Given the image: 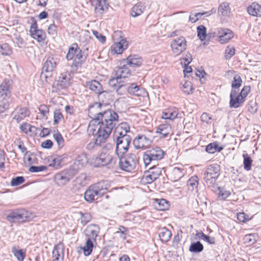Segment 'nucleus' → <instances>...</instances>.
<instances>
[{
  "mask_svg": "<svg viewBox=\"0 0 261 261\" xmlns=\"http://www.w3.org/2000/svg\"><path fill=\"white\" fill-rule=\"evenodd\" d=\"M118 115H110L109 119H105L103 121H100L99 119H94L89 123L88 132L94 137V143L88 144V149L93 148L94 146H99L105 143L109 138L110 133L116 124Z\"/></svg>",
  "mask_w": 261,
  "mask_h": 261,
  "instance_id": "1",
  "label": "nucleus"
},
{
  "mask_svg": "<svg viewBox=\"0 0 261 261\" xmlns=\"http://www.w3.org/2000/svg\"><path fill=\"white\" fill-rule=\"evenodd\" d=\"M87 56L79 46L76 43H72L68 48L66 59L68 61H72L71 67L73 68L77 69L81 67L85 62Z\"/></svg>",
  "mask_w": 261,
  "mask_h": 261,
  "instance_id": "2",
  "label": "nucleus"
},
{
  "mask_svg": "<svg viewBox=\"0 0 261 261\" xmlns=\"http://www.w3.org/2000/svg\"><path fill=\"white\" fill-rule=\"evenodd\" d=\"M108 188V184L106 181H101L91 185L85 191L84 198L89 203L97 200L105 195Z\"/></svg>",
  "mask_w": 261,
  "mask_h": 261,
  "instance_id": "3",
  "label": "nucleus"
},
{
  "mask_svg": "<svg viewBox=\"0 0 261 261\" xmlns=\"http://www.w3.org/2000/svg\"><path fill=\"white\" fill-rule=\"evenodd\" d=\"M251 89L250 86L246 85L243 86L240 92H239V90H231L229 101L230 107L237 108L241 106L250 92Z\"/></svg>",
  "mask_w": 261,
  "mask_h": 261,
  "instance_id": "4",
  "label": "nucleus"
},
{
  "mask_svg": "<svg viewBox=\"0 0 261 261\" xmlns=\"http://www.w3.org/2000/svg\"><path fill=\"white\" fill-rule=\"evenodd\" d=\"M164 155L165 152L159 147L147 150L143 155V161L145 167L149 164L155 165L156 161L164 158Z\"/></svg>",
  "mask_w": 261,
  "mask_h": 261,
  "instance_id": "5",
  "label": "nucleus"
},
{
  "mask_svg": "<svg viewBox=\"0 0 261 261\" xmlns=\"http://www.w3.org/2000/svg\"><path fill=\"white\" fill-rule=\"evenodd\" d=\"M32 19L33 22L29 30L30 36L40 44H47L48 40L45 32L42 29H38L37 21L34 18Z\"/></svg>",
  "mask_w": 261,
  "mask_h": 261,
  "instance_id": "6",
  "label": "nucleus"
},
{
  "mask_svg": "<svg viewBox=\"0 0 261 261\" xmlns=\"http://www.w3.org/2000/svg\"><path fill=\"white\" fill-rule=\"evenodd\" d=\"M220 175V167L217 164L211 165L204 173V180L207 185H212Z\"/></svg>",
  "mask_w": 261,
  "mask_h": 261,
  "instance_id": "7",
  "label": "nucleus"
},
{
  "mask_svg": "<svg viewBox=\"0 0 261 261\" xmlns=\"http://www.w3.org/2000/svg\"><path fill=\"white\" fill-rule=\"evenodd\" d=\"M120 158L119 167L120 168L126 172H132L136 166L138 160L134 154H130L126 156Z\"/></svg>",
  "mask_w": 261,
  "mask_h": 261,
  "instance_id": "8",
  "label": "nucleus"
},
{
  "mask_svg": "<svg viewBox=\"0 0 261 261\" xmlns=\"http://www.w3.org/2000/svg\"><path fill=\"white\" fill-rule=\"evenodd\" d=\"M187 41L183 36L173 39L170 43V48L173 56H177L186 50Z\"/></svg>",
  "mask_w": 261,
  "mask_h": 261,
  "instance_id": "9",
  "label": "nucleus"
},
{
  "mask_svg": "<svg viewBox=\"0 0 261 261\" xmlns=\"http://www.w3.org/2000/svg\"><path fill=\"white\" fill-rule=\"evenodd\" d=\"M161 174V168L153 165L151 167L144 172L141 181L144 184H151L158 178Z\"/></svg>",
  "mask_w": 261,
  "mask_h": 261,
  "instance_id": "10",
  "label": "nucleus"
},
{
  "mask_svg": "<svg viewBox=\"0 0 261 261\" xmlns=\"http://www.w3.org/2000/svg\"><path fill=\"white\" fill-rule=\"evenodd\" d=\"M30 213L23 210H16L11 212L6 217L10 222H20L28 221L30 218Z\"/></svg>",
  "mask_w": 261,
  "mask_h": 261,
  "instance_id": "11",
  "label": "nucleus"
},
{
  "mask_svg": "<svg viewBox=\"0 0 261 261\" xmlns=\"http://www.w3.org/2000/svg\"><path fill=\"white\" fill-rule=\"evenodd\" d=\"M128 46V42L126 39L120 37V38L114 41L110 48V53L112 55H121L126 50Z\"/></svg>",
  "mask_w": 261,
  "mask_h": 261,
  "instance_id": "12",
  "label": "nucleus"
},
{
  "mask_svg": "<svg viewBox=\"0 0 261 261\" xmlns=\"http://www.w3.org/2000/svg\"><path fill=\"white\" fill-rule=\"evenodd\" d=\"M131 140L130 136H124L123 138L117 139L116 152L118 156H122L127 151Z\"/></svg>",
  "mask_w": 261,
  "mask_h": 261,
  "instance_id": "13",
  "label": "nucleus"
},
{
  "mask_svg": "<svg viewBox=\"0 0 261 261\" xmlns=\"http://www.w3.org/2000/svg\"><path fill=\"white\" fill-rule=\"evenodd\" d=\"M91 5L94 8V12L96 15H102L107 12L110 7L107 0H89Z\"/></svg>",
  "mask_w": 261,
  "mask_h": 261,
  "instance_id": "14",
  "label": "nucleus"
},
{
  "mask_svg": "<svg viewBox=\"0 0 261 261\" xmlns=\"http://www.w3.org/2000/svg\"><path fill=\"white\" fill-rule=\"evenodd\" d=\"M122 76L125 77L124 75L121 74L119 76L111 79L109 82V85L116 89L119 94H122L126 90V84Z\"/></svg>",
  "mask_w": 261,
  "mask_h": 261,
  "instance_id": "15",
  "label": "nucleus"
},
{
  "mask_svg": "<svg viewBox=\"0 0 261 261\" xmlns=\"http://www.w3.org/2000/svg\"><path fill=\"white\" fill-rule=\"evenodd\" d=\"M217 40L221 44H225L230 40L234 36L233 32L230 29L219 28L217 30Z\"/></svg>",
  "mask_w": 261,
  "mask_h": 261,
  "instance_id": "16",
  "label": "nucleus"
},
{
  "mask_svg": "<svg viewBox=\"0 0 261 261\" xmlns=\"http://www.w3.org/2000/svg\"><path fill=\"white\" fill-rule=\"evenodd\" d=\"M10 81L4 79L0 84V102L9 99L11 95Z\"/></svg>",
  "mask_w": 261,
  "mask_h": 261,
  "instance_id": "17",
  "label": "nucleus"
},
{
  "mask_svg": "<svg viewBox=\"0 0 261 261\" xmlns=\"http://www.w3.org/2000/svg\"><path fill=\"white\" fill-rule=\"evenodd\" d=\"M113 159L112 154L111 152L108 151H101L99 157H96L94 159L93 164L95 166L99 167L105 166L110 163Z\"/></svg>",
  "mask_w": 261,
  "mask_h": 261,
  "instance_id": "18",
  "label": "nucleus"
},
{
  "mask_svg": "<svg viewBox=\"0 0 261 261\" xmlns=\"http://www.w3.org/2000/svg\"><path fill=\"white\" fill-rule=\"evenodd\" d=\"M88 112L91 114H117L110 109H104L102 105L99 102H94L90 106Z\"/></svg>",
  "mask_w": 261,
  "mask_h": 261,
  "instance_id": "19",
  "label": "nucleus"
},
{
  "mask_svg": "<svg viewBox=\"0 0 261 261\" xmlns=\"http://www.w3.org/2000/svg\"><path fill=\"white\" fill-rule=\"evenodd\" d=\"M70 170H65L57 173L55 176V180L59 186L65 185L72 178Z\"/></svg>",
  "mask_w": 261,
  "mask_h": 261,
  "instance_id": "20",
  "label": "nucleus"
},
{
  "mask_svg": "<svg viewBox=\"0 0 261 261\" xmlns=\"http://www.w3.org/2000/svg\"><path fill=\"white\" fill-rule=\"evenodd\" d=\"M99 232V228L95 224L89 225L85 230V236L87 240L96 242V238Z\"/></svg>",
  "mask_w": 261,
  "mask_h": 261,
  "instance_id": "21",
  "label": "nucleus"
},
{
  "mask_svg": "<svg viewBox=\"0 0 261 261\" xmlns=\"http://www.w3.org/2000/svg\"><path fill=\"white\" fill-rule=\"evenodd\" d=\"M59 88L65 89L68 87L71 84L70 75L67 72L62 73L56 81Z\"/></svg>",
  "mask_w": 261,
  "mask_h": 261,
  "instance_id": "22",
  "label": "nucleus"
},
{
  "mask_svg": "<svg viewBox=\"0 0 261 261\" xmlns=\"http://www.w3.org/2000/svg\"><path fill=\"white\" fill-rule=\"evenodd\" d=\"M128 92L131 95L138 96H142L144 99H148V93L143 88H140L136 84H132L129 87H126Z\"/></svg>",
  "mask_w": 261,
  "mask_h": 261,
  "instance_id": "23",
  "label": "nucleus"
},
{
  "mask_svg": "<svg viewBox=\"0 0 261 261\" xmlns=\"http://www.w3.org/2000/svg\"><path fill=\"white\" fill-rule=\"evenodd\" d=\"M88 163V159L86 154L81 153L78 155L72 166V170L74 172H77L82 169Z\"/></svg>",
  "mask_w": 261,
  "mask_h": 261,
  "instance_id": "24",
  "label": "nucleus"
},
{
  "mask_svg": "<svg viewBox=\"0 0 261 261\" xmlns=\"http://www.w3.org/2000/svg\"><path fill=\"white\" fill-rule=\"evenodd\" d=\"M151 143L150 139L146 137L145 135L139 136L135 139L133 144L136 149H141L147 147Z\"/></svg>",
  "mask_w": 261,
  "mask_h": 261,
  "instance_id": "25",
  "label": "nucleus"
},
{
  "mask_svg": "<svg viewBox=\"0 0 261 261\" xmlns=\"http://www.w3.org/2000/svg\"><path fill=\"white\" fill-rule=\"evenodd\" d=\"M227 73L228 74L233 75V79L231 83V90H239L243 83L241 76L238 74H236V71L233 70H229Z\"/></svg>",
  "mask_w": 261,
  "mask_h": 261,
  "instance_id": "26",
  "label": "nucleus"
},
{
  "mask_svg": "<svg viewBox=\"0 0 261 261\" xmlns=\"http://www.w3.org/2000/svg\"><path fill=\"white\" fill-rule=\"evenodd\" d=\"M248 13L252 16L261 17V5L256 2L252 3L247 8Z\"/></svg>",
  "mask_w": 261,
  "mask_h": 261,
  "instance_id": "27",
  "label": "nucleus"
},
{
  "mask_svg": "<svg viewBox=\"0 0 261 261\" xmlns=\"http://www.w3.org/2000/svg\"><path fill=\"white\" fill-rule=\"evenodd\" d=\"M171 131L170 125L168 123L162 124L156 128V134H158L161 138H165L167 137Z\"/></svg>",
  "mask_w": 261,
  "mask_h": 261,
  "instance_id": "28",
  "label": "nucleus"
},
{
  "mask_svg": "<svg viewBox=\"0 0 261 261\" xmlns=\"http://www.w3.org/2000/svg\"><path fill=\"white\" fill-rule=\"evenodd\" d=\"M124 60L131 67H139L142 63V58L136 55H130Z\"/></svg>",
  "mask_w": 261,
  "mask_h": 261,
  "instance_id": "29",
  "label": "nucleus"
},
{
  "mask_svg": "<svg viewBox=\"0 0 261 261\" xmlns=\"http://www.w3.org/2000/svg\"><path fill=\"white\" fill-rule=\"evenodd\" d=\"M230 8L228 3H222L218 8V14L222 19L229 17L230 15Z\"/></svg>",
  "mask_w": 261,
  "mask_h": 261,
  "instance_id": "30",
  "label": "nucleus"
},
{
  "mask_svg": "<svg viewBox=\"0 0 261 261\" xmlns=\"http://www.w3.org/2000/svg\"><path fill=\"white\" fill-rule=\"evenodd\" d=\"M56 66L55 59L53 57H49L45 61L42 69L46 72H51L56 68Z\"/></svg>",
  "mask_w": 261,
  "mask_h": 261,
  "instance_id": "31",
  "label": "nucleus"
},
{
  "mask_svg": "<svg viewBox=\"0 0 261 261\" xmlns=\"http://www.w3.org/2000/svg\"><path fill=\"white\" fill-rule=\"evenodd\" d=\"M145 9L144 4L141 2H138L132 8L130 14L133 17L139 16L143 13Z\"/></svg>",
  "mask_w": 261,
  "mask_h": 261,
  "instance_id": "32",
  "label": "nucleus"
},
{
  "mask_svg": "<svg viewBox=\"0 0 261 261\" xmlns=\"http://www.w3.org/2000/svg\"><path fill=\"white\" fill-rule=\"evenodd\" d=\"M184 171L185 170L182 168L174 167L170 172V177L174 181L178 180L184 175Z\"/></svg>",
  "mask_w": 261,
  "mask_h": 261,
  "instance_id": "33",
  "label": "nucleus"
},
{
  "mask_svg": "<svg viewBox=\"0 0 261 261\" xmlns=\"http://www.w3.org/2000/svg\"><path fill=\"white\" fill-rule=\"evenodd\" d=\"M87 86L97 94H103L106 92H101L102 86L100 83L96 80H92L86 83Z\"/></svg>",
  "mask_w": 261,
  "mask_h": 261,
  "instance_id": "34",
  "label": "nucleus"
},
{
  "mask_svg": "<svg viewBox=\"0 0 261 261\" xmlns=\"http://www.w3.org/2000/svg\"><path fill=\"white\" fill-rule=\"evenodd\" d=\"M62 247L58 245L53 251V261H62L64 258V251Z\"/></svg>",
  "mask_w": 261,
  "mask_h": 261,
  "instance_id": "35",
  "label": "nucleus"
},
{
  "mask_svg": "<svg viewBox=\"0 0 261 261\" xmlns=\"http://www.w3.org/2000/svg\"><path fill=\"white\" fill-rule=\"evenodd\" d=\"M62 159L60 156H51L49 159L48 166L57 169L61 167V163Z\"/></svg>",
  "mask_w": 261,
  "mask_h": 261,
  "instance_id": "36",
  "label": "nucleus"
},
{
  "mask_svg": "<svg viewBox=\"0 0 261 261\" xmlns=\"http://www.w3.org/2000/svg\"><path fill=\"white\" fill-rule=\"evenodd\" d=\"M171 235V231L165 227L161 228L159 233V237L160 240L162 242H168L170 240Z\"/></svg>",
  "mask_w": 261,
  "mask_h": 261,
  "instance_id": "37",
  "label": "nucleus"
},
{
  "mask_svg": "<svg viewBox=\"0 0 261 261\" xmlns=\"http://www.w3.org/2000/svg\"><path fill=\"white\" fill-rule=\"evenodd\" d=\"M155 208L159 211H165L169 207V202L165 199H156Z\"/></svg>",
  "mask_w": 261,
  "mask_h": 261,
  "instance_id": "38",
  "label": "nucleus"
},
{
  "mask_svg": "<svg viewBox=\"0 0 261 261\" xmlns=\"http://www.w3.org/2000/svg\"><path fill=\"white\" fill-rule=\"evenodd\" d=\"M94 242H95L92 241L89 239H86L85 245L84 247H81V249L83 251L84 254L85 256H88L91 253L93 248V243Z\"/></svg>",
  "mask_w": 261,
  "mask_h": 261,
  "instance_id": "39",
  "label": "nucleus"
},
{
  "mask_svg": "<svg viewBox=\"0 0 261 261\" xmlns=\"http://www.w3.org/2000/svg\"><path fill=\"white\" fill-rule=\"evenodd\" d=\"M12 252L18 261H23L25 257V251L22 249H17L15 246L12 248Z\"/></svg>",
  "mask_w": 261,
  "mask_h": 261,
  "instance_id": "40",
  "label": "nucleus"
},
{
  "mask_svg": "<svg viewBox=\"0 0 261 261\" xmlns=\"http://www.w3.org/2000/svg\"><path fill=\"white\" fill-rule=\"evenodd\" d=\"M223 149V147L219 146L217 142H213L206 146L205 150L209 153H214L216 152H220Z\"/></svg>",
  "mask_w": 261,
  "mask_h": 261,
  "instance_id": "41",
  "label": "nucleus"
},
{
  "mask_svg": "<svg viewBox=\"0 0 261 261\" xmlns=\"http://www.w3.org/2000/svg\"><path fill=\"white\" fill-rule=\"evenodd\" d=\"M257 236L255 234H248L243 238L244 243L247 246L254 244L257 241Z\"/></svg>",
  "mask_w": 261,
  "mask_h": 261,
  "instance_id": "42",
  "label": "nucleus"
},
{
  "mask_svg": "<svg viewBox=\"0 0 261 261\" xmlns=\"http://www.w3.org/2000/svg\"><path fill=\"white\" fill-rule=\"evenodd\" d=\"M198 185V178L197 176H194L191 177L187 181V186L188 188L190 190H194L196 189Z\"/></svg>",
  "mask_w": 261,
  "mask_h": 261,
  "instance_id": "43",
  "label": "nucleus"
},
{
  "mask_svg": "<svg viewBox=\"0 0 261 261\" xmlns=\"http://www.w3.org/2000/svg\"><path fill=\"white\" fill-rule=\"evenodd\" d=\"M12 53V49L8 43L0 45V54L3 56H10Z\"/></svg>",
  "mask_w": 261,
  "mask_h": 261,
  "instance_id": "44",
  "label": "nucleus"
},
{
  "mask_svg": "<svg viewBox=\"0 0 261 261\" xmlns=\"http://www.w3.org/2000/svg\"><path fill=\"white\" fill-rule=\"evenodd\" d=\"M182 90L184 93L186 94H192L194 91L193 85L191 82L186 81L181 87Z\"/></svg>",
  "mask_w": 261,
  "mask_h": 261,
  "instance_id": "45",
  "label": "nucleus"
},
{
  "mask_svg": "<svg viewBox=\"0 0 261 261\" xmlns=\"http://www.w3.org/2000/svg\"><path fill=\"white\" fill-rule=\"evenodd\" d=\"M197 31L199 39L201 41L205 40L207 36L206 28L204 25H201L197 28Z\"/></svg>",
  "mask_w": 261,
  "mask_h": 261,
  "instance_id": "46",
  "label": "nucleus"
},
{
  "mask_svg": "<svg viewBox=\"0 0 261 261\" xmlns=\"http://www.w3.org/2000/svg\"><path fill=\"white\" fill-rule=\"evenodd\" d=\"M203 249V245L199 241L192 243L189 249L190 251L193 252H200L202 251Z\"/></svg>",
  "mask_w": 261,
  "mask_h": 261,
  "instance_id": "47",
  "label": "nucleus"
},
{
  "mask_svg": "<svg viewBox=\"0 0 261 261\" xmlns=\"http://www.w3.org/2000/svg\"><path fill=\"white\" fill-rule=\"evenodd\" d=\"M212 13V12L207 11L202 13H197L195 14H191L189 16V20L192 23H195L199 20V18H197V16H203L205 15L206 16H210Z\"/></svg>",
  "mask_w": 261,
  "mask_h": 261,
  "instance_id": "48",
  "label": "nucleus"
},
{
  "mask_svg": "<svg viewBox=\"0 0 261 261\" xmlns=\"http://www.w3.org/2000/svg\"><path fill=\"white\" fill-rule=\"evenodd\" d=\"M243 156L244 158L243 164L244 169L246 171L250 170L252 160L247 154H243Z\"/></svg>",
  "mask_w": 261,
  "mask_h": 261,
  "instance_id": "49",
  "label": "nucleus"
},
{
  "mask_svg": "<svg viewBox=\"0 0 261 261\" xmlns=\"http://www.w3.org/2000/svg\"><path fill=\"white\" fill-rule=\"evenodd\" d=\"M197 236L203 241L207 242L210 244H214L215 243V239L214 237H211L207 236L201 231L197 234Z\"/></svg>",
  "mask_w": 261,
  "mask_h": 261,
  "instance_id": "50",
  "label": "nucleus"
},
{
  "mask_svg": "<svg viewBox=\"0 0 261 261\" xmlns=\"http://www.w3.org/2000/svg\"><path fill=\"white\" fill-rule=\"evenodd\" d=\"M236 49L232 45H228L225 50V58L227 60L230 59L235 54Z\"/></svg>",
  "mask_w": 261,
  "mask_h": 261,
  "instance_id": "51",
  "label": "nucleus"
},
{
  "mask_svg": "<svg viewBox=\"0 0 261 261\" xmlns=\"http://www.w3.org/2000/svg\"><path fill=\"white\" fill-rule=\"evenodd\" d=\"M124 136H129L127 135L124 132L121 130V129H120V128L116 127L114 133V139H116V140H117L118 138H121Z\"/></svg>",
  "mask_w": 261,
  "mask_h": 261,
  "instance_id": "52",
  "label": "nucleus"
},
{
  "mask_svg": "<svg viewBox=\"0 0 261 261\" xmlns=\"http://www.w3.org/2000/svg\"><path fill=\"white\" fill-rule=\"evenodd\" d=\"M24 181V178L23 177L17 176L12 179L11 181V185L12 186H17L22 184Z\"/></svg>",
  "mask_w": 261,
  "mask_h": 261,
  "instance_id": "53",
  "label": "nucleus"
},
{
  "mask_svg": "<svg viewBox=\"0 0 261 261\" xmlns=\"http://www.w3.org/2000/svg\"><path fill=\"white\" fill-rule=\"evenodd\" d=\"M192 61V58L190 54H186L185 57L180 59V63L182 65H188Z\"/></svg>",
  "mask_w": 261,
  "mask_h": 261,
  "instance_id": "54",
  "label": "nucleus"
},
{
  "mask_svg": "<svg viewBox=\"0 0 261 261\" xmlns=\"http://www.w3.org/2000/svg\"><path fill=\"white\" fill-rule=\"evenodd\" d=\"M54 137L59 146L61 147L64 145V140L62 135L60 134H55L54 135Z\"/></svg>",
  "mask_w": 261,
  "mask_h": 261,
  "instance_id": "55",
  "label": "nucleus"
},
{
  "mask_svg": "<svg viewBox=\"0 0 261 261\" xmlns=\"http://www.w3.org/2000/svg\"><path fill=\"white\" fill-rule=\"evenodd\" d=\"M93 34L94 36L102 43H103L106 41V37L101 33L97 31H93Z\"/></svg>",
  "mask_w": 261,
  "mask_h": 261,
  "instance_id": "56",
  "label": "nucleus"
},
{
  "mask_svg": "<svg viewBox=\"0 0 261 261\" xmlns=\"http://www.w3.org/2000/svg\"><path fill=\"white\" fill-rule=\"evenodd\" d=\"M47 169V167L44 166H31L29 171L31 172H38L40 171H45Z\"/></svg>",
  "mask_w": 261,
  "mask_h": 261,
  "instance_id": "57",
  "label": "nucleus"
},
{
  "mask_svg": "<svg viewBox=\"0 0 261 261\" xmlns=\"http://www.w3.org/2000/svg\"><path fill=\"white\" fill-rule=\"evenodd\" d=\"M47 33L49 35H54L57 34V27L54 23L50 24L47 28Z\"/></svg>",
  "mask_w": 261,
  "mask_h": 261,
  "instance_id": "58",
  "label": "nucleus"
},
{
  "mask_svg": "<svg viewBox=\"0 0 261 261\" xmlns=\"http://www.w3.org/2000/svg\"><path fill=\"white\" fill-rule=\"evenodd\" d=\"M219 198H220L221 199H222L223 200L226 199L230 195V193L229 191L221 190L220 188H219Z\"/></svg>",
  "mask_w": 261,
  "mask_h": 261,
  "instance_id": "59",
  "label": "nucleus"
},
{
  "mask_svg": "<svg viewBox=\"0 0 261 261\" xmlns=\"http://www.w3.org/2000/svg\"><path fill=\"white\" fill-rule=\"evenodd\" d=\"M117 127L120 128L121 130L124 132L126 134H127V133L129 132L130 130V127L126 122L121 123Z\"/></svg>",
  "mask_w": 261,
  "mask_h": 261,
  "instance_id": "60",
  "label": "nucleus"
},
{
  "mask_svg": "<svg viewBox=\"0 0 261 261\" xmlns=\"http://www.w3.org/2000/svg\"><path fill=\"white\" fill-rule=\"evenodd\" d=\"M53 146V142L50 140H46L44 142H43L41 144V146L43 148L49 149Z\"/></svg>",
  "mask_w": 261,
  "mask_h": 261,
  "instance_id": "61",
  "label": "nucleus"
},
{
  "mask_svg": "<svg viewBox=\"0 0 261 261\" xmlns=\"http://www.w3.org/2000/svg\"><path fill=\"white\" fill-rule=\"evenodd\" d=\"M114 148V145L110 143H108L106 144V145L103 147L102 151H108V152H111V154L112 153V150Z\"/></svg>",
  "mask_w": 261,
  "mask_h": 261,
  "instance_id": "62",
  "label": "nucleus"
},
{
  "mask_svg": "<svg viewBox=\"0 0 261 261\" xmlns=\"http://www.w3.org/2000/svg\"><path fill=\"white\" fill-rule=\"evenodd\" d=\"M82 214V218H81V222L83 223L84 224H86L87 223H88L90 220V216L89 214H86L85 215H84L81 213Z\"/></svg>",
  "mask_w": 261,
  "mask_h": 261,
  "instance_id": "63",
  "label": "nucleus"
},
{
  "mask_svg": "<svg viewBox=\"0 0 261 261\" xmlns=\"http://www.w3.org/2000/svg\"><path fill=\"white\" fill-rule=\"evenodd\" d=\"M39 110L41 114H46L48 113V108L45 105H41L39 108Z\"/></svg>",
  "mask_w": 261,
  "mask_h": 261,
  "instance_id": "64",
  "label": "nucleus"
}]
</instances>
